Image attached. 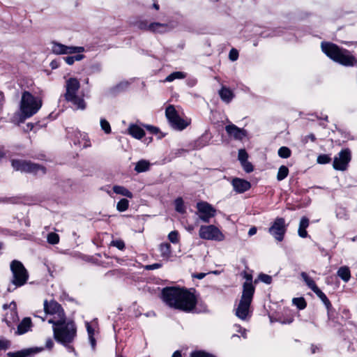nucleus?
Here are the masks:
<instances>
[{
    "label": "nucleus",
    "instance_id": "obj_55",
    "mask_svg": "<svg viewBox=\"0 0 357 357\" xmlns=\"http://www.w3.org/2000/svg\"><path fill=\"white\" fill-rule=\"evenodd\" d=\"M241 165L243 166V169L247 173H250L253 172L254 167L252 165V163L248 162V160L245 163Z\"/></svg>",
    "mask_w": 357,
    "mask_h": 357
},
{
    "label": "nucleus",
    "instance_id": "obj_10",
    "mask_svg": "<svg viewBox=\"0 0 357 357\" xmlns=\"http://www.w3.org/2000/svg\"><path fill=\"white\" fill-rule=\"evenodd\" d=\"M196 208L198 211L199 219L204 222L208 223L210 222V219L215 216V208L206 202L201 201L197 202Z\"/></svg>",
    "mask_w": 357,
    "mask_h": 357
},
{
    "label": "nucleus",
    "instance_id": "obj_1",
    "mask_svg": "<svg viewBox=\"0 0 357 357\" xmlns=\"http://www.w3.org/2000/svg\"><path fill=\"white\" fill-rule=\"evenodd\" d=\"M194 288L167 287L162 290V298L170 307L190 313L194 312L197 305V297Z\"/></svg>",
    "mask_w": 357,
    "mask_h": 357
},
{
    "label": "nucleus",
    "instance_id": "obj_8",
    "mask_svg": "<svg viewBox=\"0 0 357 357\" xmlns=\"http://www.w3.org/2000/svg\"><path fill=\"white\" fill-rule=\"evenodd\" d=\"M199 236L205 240L222 241L225 239L224 234L215 225H202L199 228Z\"/></svg>",
    "mask_w": 357,
    "mask_h": 357
},
{
    "label": "nucleus",
    "instance_id": "obj_7",
    "mask_svg": "<svg viewBox=\"0 0 357 357\" xmlns=\"http://www.w3.org/2000/svg\"><path fill=\"white\" fill-rule=\"evenodd\" d=\"M165 116L171 126L178 130L185 129L190 124L189 122L179 116L178 112L173 105H169L166 107Z\"/></svg>",
    "mask_w": 357,
    "mask_h": 357
},
{
    "label": "nucleus",
    "instance_id": "obj_38",
    "mask_svg": "<svg viewBox=\"0 0 357 357\" xmlns=\"http://www.w3.org/2000/svg\"><path fill=\"white\" fill-rule=\"evenodd\" d=\"M258 280H260V281H261L262 282H264V283H265L266 284H271V282L273 281V279H272V277L271 275L265 274V273H261L258 275V279H256L254 281V284H257Z\"/></svg>",
    "mask_w": 357,
    "mask_h": 357
},
{
    "label": "nucleus",
    "instance_id": "obj_54",
    "mask_svg": "<svg viewBox=\"0 0 357 357\" xmlns=\"http://www.w3.org/2000/svg\"><path fill=\"white\" fill-rule=\"evenodd\" d=\"M241 275L244 279H245V282H250L251 284H253V281H252L253 276H252V273H248L246 271H243L241 273Z\"/></svg>",
    "mask_w": 357,
    "mask_h": 357
},
{
    "label": "nucleus",
    "instance_id": "obj_62",
    "mask_svg": "<svg viewBox=\"0 0 357 357\" xmlns=\"http://www.w3.org/2000/svg\"><path fill=\"white\" fill-rule=\"evenodd\" d=\"M6 155V153L4 150L3 147H0V162L3 158H4Z\"/></svg>",
    "mask_w": 357,
    "mask_h": 357
},
{
    "label": "nucleus",
    "instance_id": "obj_17",
    "mask_svg": "<svg viewBox=\"0 0 357 357\" xmlns=\"http://www.w3.org/2000/svg\"><path fill=\"white\" fill-rule=\"evenodd\" d=\"M43 351L40 347H31L24 349L15 352H8L6 354L7 357H30Z\"/></svg>",
    "mask_w": 357,
    "mask_h": 357
},
{
    "label": "nucleus",
    "instance_id": "obj_15",
    "mask_svg": "<svg viewBox=\"0 0 357 357\" xmlns=\"http://www.w3.org/2000/svg\"><path fill=\"white\" fill-rule=\"evenodd\" d=\"M231 185L234 191L238 194L245 192L249 190L252 186L250 182L248 181L237 177L232 179Z\"/></svg>",
    "mask_w": 357,
    "mask_h": 357
},
{
    "label": "nucleus",
    "instance_id": "obj_48",
    "mask_svg": "<svg viewBox=\"0 0 357 357\" xmlns=\"http://www.w3.org/2000/svg\"><path fill=\"white\" fill-rule=\"evenodd\" d=\"M100 126L102 130L106 134H109L112 132L111 126L109 123L106 119H101L100 120Z\"/></svg>",
    "mask_w": 357,
    "mask_h": 357
},
{
    "label": "nucleus",
    "instance_id": "obj_60",
    "mask_svg": "<svg viewBox=\"0 0 357 357\" xmlns=\"http://www.w3.org/2000/svg\"><path fill=\"white\" fill-rule=\"evenodd\" d=\"M46 347L49 349H52L54 347V342L52 339L49 338L46 342Z\"/></svg>",
    "mask_w": 357,
    "mask_h": 357
},
{
    "label": "nucleus",
    "instance_id": "obj_28",
    "mask_svg": "<svg viewBox=\"0 0 357 357\" xmlns=\"http://www.w3.org/2000/svg\"><path fill=\"white\" fill-rule=\"evenodd\" d=\"M67 102H72L77 109H84L86 108V103L84 100L79 97L77 95L75 96V98L66 99Z\"/></svg>",
    "mask_w": 357,
    "mask_h": 357
},
{
    "label": "nucleus",
    "instance_id": "obj_25",
    "mask_svg": "<svg viewBox=\"0 0 357 357\" xmlns=\"http://www.w3.org/2000/svg\"><path fill=\"white\" fill-rule=\"evenodd\" d=\"M168 25L160 22H151L149 24V31L162 33L166 31Z\"/></svg>",
    "mask_w": 357,
    "mask_h": 357
},
{
    "label": "nucleus",
    "instance_id": "obj_36",
    "mask_svg": "<svg viewBox=\"0 0 357 357\" xmlns=\"http://www.w3.org/2000/svg\"><path fill=\"white\" fill-rule=\"evenodd\" d=\"M289 174V169L285 165H282L280 167L278 174H277V179L278 181H282L287 177Z\"/></svg>",
    "mask_w": 357,
    "mask_h": 357
},
{
    "label": "nucleus",
    "instance_id": "obj_32",
    "mask_svg": "<svg viewBox=\"0 0 357 357\" xmlns=\"http://www.w3.org/2000/svg\"><path fill=\"white\" fill-rule=\"evenodd\" d=\"M52 50L56 54H66V45L58 42H53Z\"/></svg>",
    "mask_w": 357,
    "mask_h": 357
},
{
    "label": "nucleus",
    "instance_id": "obj_43",
    "mask_svg": "<svg viewBox=\"0 0 357 357\" xmlns=\"http://www.w3.org/2000/svg\"><path fill=\"white\" fill-rule=\"evenodd\" d=\"M190 357H216L204 350H197L191 352Z\"/></svg>",
    "mask_w": 357,
    "mask_h": 357
},
{
    "label": "nucleus",
    "instance_id": "obj_59",
    "mask_svg": "<svg viewBox=\"0 0 357 357\" xmlns=\"http://www.w3.org/2000/svg\"><path fill=\"white\" fill-rule=\"evenodd\" d=\"M206 276L204 273H196L192 275V277L199 280L203 279Z\"/></svg>",
    "mask_w": 357,
    "mask_h": 357
},
{
    "label": "nucleus",
    "instance_id": "obj_24",
    "mask_svg": "<svg viewBox=\"0 0 357 357\" xmlns=\"http://www.w3.org/2000/svg\"><path fill=\"white\" fill-rule=\"evenodd\" d=\"M310 225L309 218L306 216H303L300 220L299 227L298 229V234L301 238H306L307 236V232L306 229Z\"/></svg>",
    "mask_w": 357,
    "mask_h": 357
},
{
    "label": "nucleus",
    "instance_id": "obj_9",
    "mask_svg": "<svg viewBox=\"0 0 357 357\" xmlns=\"http://www.w3.org/2000/svg\"><path fill=\"white\" fill-rule=\"evenodd\" d=\"M287 225L285 224L284 218L277 217L271 226L268 228V232L275 239L279 242L283 241L287 232Z\"/></svg>",
    "mask_w": 357,
    "mask_h": 357
},
{
    "label": "nucleus",
    "instance_id": "obj_11",
    "mask_svg": "<svg viewBox=\"0 0 357 357\" xmlns=\"http://www.w3.org/2000/svg\"><path fill=\"white\" fill-rule=\"evenodd\" d=\"M351 160V151L349 149H342L338 153V157L334 158L333 167L335 170L345 171Z\"/></svg>",
    "mask_w": 357,
    "mask_h": 357
},
{
    "label": "nucleus",
    "instance_id": "obj_34",
    "mask_svg": "<svg viewBox=\"0 0 357 357\" xmlns=\"http://www.w3.org/2000/svg\"><path fill=\"white\" fill-rule=\"evenodd\" d=\"M143 126L152 135H159L158 138L162 139L165 137V134L162 133L159 129V128L155 127L152 125H143Z\"/></svg>",
    "mask_w": 357,
    "mask_h": 357
},
{
    "label": "nucleus",
    "instance_id": "obj_4",
    "mask_svg": "<svg viewBox=\"0 0 357 357\" xmlns=\"http://www.w3.org/2000/svg\"><path fill=\"white\" fill-rule=\"evenodd\" d=\"M42 101L35 98L29 91H24L22 94L20 110L25 118L34 115L41 107Z\"/></svg>",
    "mask_w": 357,
    "mask_h": 357
},
{
    "label": "nucleus",
    "instance_id": "obj_44",
    "mask_svg": "<svg viewBox=\"0 0 357 357\" xmlns=\"http://www.w3.org/2000/svg\"><path fill=\"white\" fill-rule=\"evenodd\" d=\"M331 158L328 154H320L318 155L317 162L320 165H326L330 163Z\"/></svg>",
    "mask_w": 357,
    "mask_h": 357
},
{
    "label": "nucleus",
    "instance_id": "obj_14",
    "mask_svg": "<svg viewBox=\"0 0 357 357\" xmlns=\"http://www.w3.org/2000/svg\"><path fill=\"white\" fill-rule=\"evenodd\" d=\"M204 146L205 144L202 143V139H198L197 140L188 143L185 149H176L174 152V157H181L184 153H188L190 151L200 149Z\"/></svg>",
    "mask_w": 357,
    "mask_h": 357
},
{
    "label": "nucleus",
    "instance_id": "obj_47",
    "mask_svg": "<svg viewBox=\"0 0 357 357\" xmlns=\"http://www.w3.org/2000/svg\"><path fill=\"white\" fill-rule=\"evenodd\" d=\"M238 158L241 164L245 163L248 160V154L247 151L243 149H240L238 151Z\"/></svg>",
    "mask_w": 357,
    "mask_h": 357
},
{
    "label": "nucleus",
    "instance_id": "obj_23",
    "mask_svg": "<svg viewBox=\"0 0 357 357\" xmlns=\"http://www.w3.org/2000/svg\"><path fill=\"white\" fill-rule=\"evenodd\" d=\"M32 326L31 319L29 317H24L17 326L16 333L22 335L27 333Z\"/></svg>",
    "mask_w": 357,
    "mask_h": 357
},
{
    "label": "nucleus",
    "instance_id": "obj_53",
    "mask_svg": "<svg viewBox=\"0 0 357 357\" xmlns=\"http://www.w3.org/2000/svg\"><path fill=\"white\" fill-rule=\"evenodd\" d=\"M149 24L146 20H141L137 22L138 29L143 31H149Z\"/></svg>",
    "mask_w": 357,
    "mask_h": 357
},
{
    "label": "nucleus",
    "instance_id": "obj_64",
    "mask_svg": "<svg viewBox=\"0 0 357 357\" xmlns=\"http://www.w3.org/2000/svg\"><path fill=\"white\" fill-rule=\"evenodd\" d=\"M153 8L157 10H158L160 9V6L158 3L157 0H153Z\"/></svg>",
    "mask_w": 357,
    "mask_h": 357
},
{
    "label": "nucleus",
    "instance_id": "obj_37",
    "mask_svg": "<svg viewBox=\"0 0 357 357\" xmlns=\"http://www.w3.org/2000/svg\"><path fill=\"white\" fill-rule=\"evenodd\" d=\"M278 154L281 158L287 159L291 155V151L287 146H281L278 149Z\"/></svg>",
    "mask_w": 357,
    "mask_h": 357
},
{
    "label": "nucleus",
    "instance_id": "obj_61",
    "mask_svg": "<svg viewBox=\"0 0 357 357\" xmlns=\"http://www.w3.org/2000/svg\"><path fill=\"white\" fill-rule=\"evenodd\" d=\"M257 227H252L249 229V231H248V235H249L250 236H253V235H255V234L257 233Z\"/></svg>",
    "mask_w": 357,
    "mask_h": 357
},
{
    "label": "nucleus",
    "instance_id": "obj_63",
    "mask_svg": "<svg viewBox=\"0 0 357 357\" xmlns=\"http://www.w3.org/2000/svg\"><path fill=\"white\" fill-rule=\"evenodd\" d=\"M172 357H182L181 351L179 350L174 351Z\"/></svg>",
    "mask_w": 357,
    "mask_h": 357
},
{
    "label": "nucleus",
    "instance_id": "obj_41",
    "mask_svg": "<svg viewBox=\"0 0 357 357\" xmlns=\"http://www.w3.org/2000/svg\"><path fill=\"white\" fill-rule=\"evenodd\" d=\"M66 54H73L75 53H82L85 51L84 47L81 46H67L66 45Z\"/></svg>",
    "mask_w": 357,
    "mask_h": 357
},
{
    "label": "nucleus",
    "instance_id": "obj_13",
    "mask_svg": "<svg viewBox=\"0 0 357 357\" xmlns=\"http://www.w3.org/2000/svg\"><path fill=\"white\" fill-rule=\"evenodd\" d=\"M80 87L79 82L77 78L70 77L66 81V92L64 94L65 100L67 98H75L77 92Z\"/></svg>",
    "mask_w": 357,
    "mask_h": 357
},
{
    "label": "nucleus",
    "instance_id": "obj_56",
    "mask_svg": "<svg viewBox=\"0 0 357 357\" xmlns=\"http://www.w3.org/2000/svg\"><path fill=\"white\" fill-rule=\"evenodd\" d=\"M162 267V264L159 263H155L153 264L146 265L145 266V269L148 271H152L155 269H158Z\"/></svg>",
    "mask_w": 357,
    "mask_h": 357
},
{
    "label": "nucleus",
    "instance_id": "obj_58",
    "mask_svg": "<svg viewBox=\"0 0 357 357\" xmlns=\"http://www.w3.org/2000/svg\"><path fill=\"white\" fill-rule=\"evenodd\" d=\"M64 60L66 62V63L68 65H73L75 63L73 56H66V57H64Z\"/></svg>",
    "mask_w": 357,
    "mask_h": 357
},
{
    "label": "nucleus",
    "instance_id": "obj_19",
    "mask_svg": "<svg viewBox=\"0 0 357 357\" xmlns=\"http://www.w3.org/2000/svg\"><path fill=\"white\" fill-rule=\"evenodd\" d=\"M252 303L241 301L236 310V315L241 319L245 320L248 314L249 308Z\"/></svg>",
    "mask_w": 357,
    "mask_h": 357
},
{
    "label": "nucleus",
    "instance_id": "obj_52",
    "mask_svg": "<svg viewBox=\"0 0 357 357\" xmlns=\"http://www.w3.org/2000/svg\"><path fill=\"white\" fill-rule=\"evenodd\" d=\"M238 51L235 48H232L229 51V59L232 61H235L238 59Z\"/></svg>",
    "mask_w": 357,
    "mask_h": 357
},
{
    "label": "nucleus",
    "instance_id": "obj_5",
    "mask_svg": "<svg viewBox=\"0 0 357 357\" xmlns=\"http://www.w3.org/2000/svg\"><path fill=\"white\" fill-rule=\"evenodd\" d=\"M10 271L13 275L11 282L16 287L24 285L29 280V273L24 264L19 260L14 259L10 264Z\"/></svg>",
    "mask_w": 357,
    "mask_h": 357
},
{
    "label": "nucleus",
    "instance_id": "obj_26",
    "mask_svg": "<svg viewBox=\"0 0 357 357\" xmlns=\"http://www.w3.org/2000/svg\"><path fill=\"white\" fill-rule=\"evenodd\" d=\"M302 278L305 282L306 285L313 291H317L319 287H317L314 280L311 278L305 272H302L301 274Z\"/></svg>",
    "mask_w": 357,
    "mask_h": 357
},
{
    "label": "nucleus",
    "instance_id": "obj_20",
    "mask_svg": "<svg viewBox=\"0 0 357 357\" xmlns=\"http://www.w3.org/2000/svg\"><path fill=\"white\" fill-rule=\"evenodd\" d=\"M128 134L137 139H141L145 136V131L138 125L131 123L128 128Z\"/></svg>",
    "mask_w": 357,
    "mask_h": 357
},
{
    "label": "nucleus",
    "instance_id": "obj_42",
    "mask_svg": "<svg viewBox=\"0 0 357 357\" xmlns=\"http://www.w3.org/2000/svg\"><path fill=\"white\" fill-rule=\"evenodd\" d=\"M184 77H185V75L183 72L176 71V72H174V73H171L170 75H169L166 77L165 81L170 82L174 81L176 79H183Z\"/></svg>",
    "mask_w": 357,
    "mask_h": 357
},
{
    "label": "nucleus",
    "instance_id": "obj_49",
    "mask_svg": "<svg viewBox=\"0 0 357 357\" xmlns=\"http://www.w3.org/2000/svg\"><path fill=\"white\" fill-rule=\"evenodd\" d=\"M110 245L116 247L120 250H123L126 248L125 243L121 239L114 240L111 242Z\"/></svg>",
    "mask_w": 357,
    "mask_h": 357
},
{
    "label": "nucleus",
    "instance_id": "obj_6",
    "mask_svg": "<svg viewBox=\"0 0 357 357\" xmlns=\"http://www.w3.org/2000/svg\"><path fill=\"white\" fill-rule=\"evenodd\" d=\"M11 165L15 171L21 172L36 174L40 171L43 174L47 173V168L40 164L35 163L31 160L12 159Z\"/></svg>",
    "mask_w": 357,
    "mask_h": 357
},
{
    "label": "nucleus",
    "instance_id": "obj_29",
    "mask_svg": "<svg viewBox=\"0 0 357 357\" xmlns=\"http://www.w3.org/2000/svg\"><path fill=\"white\" fill-rule=\"evenodd\" d=\"M160 255L163 258H169L172 254V247L169 243H162L160 245L159 248Z\"/></svg>",
    "mask_w": 357,
    "mask_h": 357
},
{
    "label": "nucleus",
    "instance_id": "obj_57",
    "mask_svg": "<svg viewBox=\"0 0 357 357\" xmlns=\"http://www.w3.org/2000/svg\"><path fill=\"white\" fill-rule=\"evenodd\" d=\"M73 58L74 59V62L75 61H81L83 59H84L85 58V55L78 53L77 54L73 56Z\"/></svg>",
    "mask_w": 357,
    "mask_h": 357
},
{
    "label": "nucleus",
    "instance_id": "obj_51",
    "mask_svg": "<svg viewBox=\"0 0 357 357\" xmlns=\"http://www.w3.org/2000/svg\"><path fill=\"white\" fill-rule=\"evenodd\" d=\"M11 342L8 340L0 339V350L6 351L10 347Z\"/></svg>",
    "mask_w": 357,
    "mask_h": 357
},
{
    "label": "nucleus",
    "instance_id": "obj_40",
    "mask_svg": "<svg viewBox=\"0 0 357 357\" xmlns=\"http://www.w3.org/2000/svg\"><path fill=\"white\" fill-rule=\"evenodd\" d=\"M175 210L180 213H185V208L184 206V202L181 197H178L175 199Z\"/></svg>",
    "mask_w": 357,
    "mask_h": 357
},
{
    "label": "nucleus",
    "instance_id": "obj_50",
    "mask_svg": "<svg viewBox=\"0 0 357 357\" xmlns=\"http://www.w3.org/2000/svg\"><path fill=\"white\" fill-rule=\"evenodd\" d=\"M58 318L57 320H54V319H50L48 320V323L53 325V328L60 326L62 324L63 320L65 319V317H58Z\"/></svg>",
    "mask_w": 357,
    "mask_h": 357
},
{
    "label": "nucleus",
    "instance_id": "obj_46",
    "mask_svg": "<svg viewBox=\"0 0 357 357\" xmlns=\"http://www.w3.org/2000/svg\"><path fill=\"white\" fill-rule=\"evenodd\" d=\"M168 239L174 244L178 243L179 242V234L178 231L174 230L169 232L168 234Z\"/></svg>",
    "mask_w": 357,
    "mask_h": 357
},
{
    "label": "nucleus",
    "instance_id": "obj_16",
    "mask_svg": "<svg viewBox=\"0 0 357 357\" xmlns=\"http://www.w3.org/2000/svg\"><path fill=\"white\" fill-rule=\"evenodd\" d=\"M227 133L236 140H242L247 135V131L231 123L225 126Z\"/></svg>",
    "mask_w": 357,
    "mask_h": 357
},
{
    "label": "nucleus",
    "instance_id": "obj_27",
    "mask_svg": "<svg viewBox=\"0 0 357 357\" xmlns=\"http://www.w3.org/2000/svg\"><path fill=\"white\" fill-rule=\"evenodd\" d=\"M86 328L92 349L95 351L96 347V338L94 337L95 330L89 322H86Z\"/></svg>",
    "mask_w": 357,
    "mask_h": 357
},
{
    "label": "nucleus",
    "instance_id": "obj_12",
    "mask_svg": "<svg viewBox=\"0 0 357 357\" xmlns=\"http://www.w3.org/2000/svg\"><path fill=\"white\" fill-rule=\"evenodd\" d=\"M43 306L45 315L57 314L58 317H66L65 311L61 305L54 299L51 300L50 301L45 300Z\"/></svg>",
    "mask_w": 357,
    "mask_h": 357
},
{
    "label": "nucleus",
    "instance_id": "obj_21",
    "mask_svg": "<svg viewBox=\"0 0 357 357\" xmlns=\"http://www.w3.org/2000/svg\"><path fill=\"white\" fill-rule=\"evenodd\" d=\"M323 302L327 310L328 317L334 312L335 310L331 303L330 300L328 298L326 295L319 288L317 291L314 292Z\"/></svg>",
    "mask_w": 357,
    "mask_h": 357
},
{
    "label": "nucleus",
    "instance_id": "obj_22",
    "mask_svg": "<svg viewBox=\"0 0 357 357\" xmlns=\"http://www.w3.org/2000/svg\"><path fill=\"white\" fill-rule=\"evenodd\" d=\"M221 100L225 103H229L235 97L234 91L226 86H222L218 91Z\"/></svg>",
    "mask_w": 357,
    "mask_h": 357
},
{
    "label": "nucleus",
    "instance_id": "obj_18",
    "mask_svg": "<svg viewBox=\"0 0 357 357\" xmlns=\"http://www.w3.org/2000/svg\"><path fill=\"white\" fill-rule=\"evenodd\" d=\"M255 292V287L254 284H251L250 282H243L241 301L252 303Z\"/></svg>",
    "mask_w": 357,
    "mask_h": 357
},
{
    "label": "nucleus",
    "instance_id": "obj_3",
    "mask_svg": "<svg viewBox=\"0 0 357 357\" xmlns=\"http://www.w3.org/2000/svg\"><path fill=\"white\" fill-rule=\"evenodd\" d=\"M54 339L61 344L66 346L72 343L77 336V326L74 321L67 320L66 317L62 324L58 328H53Z\"/></svg>",
    "mask_w": 357,
    "mask_h": 357
},
{
    "label": "nucleus",
    "instance_id": "obj_31",
    "mask_svg": "<svg viewBox=\"0 0 357 357\" xmlns=\"http://www.w3.org/2000/svg\"><path fill=\"white\" fill-rule=\"evenodd\" d=\"M337 275L344 282H348L351 278V272L347 266H342L337 271Z\"/></svg>",
    "mask_w": 357,
    "mask_h": 357
},
{
    "label": "nucleus",
    "instance_id": "obj_45",
    "mask_svg": "<svg viewBox=\"0 0 357 357\" xmlns=\"http://www.w3.org/2000/svg\"><path fill=\"white\" fill-rule=\"evenodd\" d=\"M47 242L52 245H56L59 242V236L56 233L50 232L47 234Z\"/></svg>",
    "mask_w": 357,
    "mask_h": 357
},
{
    "label": "nucleus",
    "instance_id": "obj_2",
    "mask_svg": "<svg viewBox=\"0 0 357 357\" xmlns=\"http://www.w3.org/2000/svg\"><path fill=\"white\" fill-rule=\"evenodd\" d=\"M321 51L332 61L343 66H356L357 57L345 48L332 42H322Z\"/></svg>",
    "mask_w": 357,
    "mask_h": 357
},
{
    "label": "nucleus",
    "instance_id": "obj_33",
    "mask_svg": "<svg viewBox=\"0 0 357 357\" xmlns=\"http://www.w3.org/2000/svg\"><path fill=\"white\" fill-rule=\"evenodd\" d=\"M113 191L116 194L121 195L125 196L128 198H132L133 197L132 193L129 190H128L127 188H126L123 186L114 185L113 187Z\"/></svg>",
    "mask_w": 357,
    "mask_h": 357
},
{
    "label": "nucleus",
    "instance_id": "obj_35",
    "mask_svg": "<svg viewBox=\"0 0 357 357\" xmlns=\"http://www.w3.org/2000/svg\"><path fill=\"white\" fill-rule=\"evenodd\" d=\"M292 303L299 310H304L307 307V302L303 297L294 298Z\"/></svg>",
    "mask_w": 357,
    "mask_h": 357
},
{
    "label": "nucleus",
    "instance_id": "obj_39",
    "mask_svg": "<svg viewBox=\"0 0 357 357\" xmlns=\"http://www.w3.org/2000/svg\"><path fill=\"white\" fill-rule=\"evenodd\" d=\"M129 207V201L127 199L123 198L120 199L116 205V209L119 212L126 211Z\"/></svg>",
    "mask_w": 357,
    "mask_h": 357
},
{
    "label": "nucleus",
    "instance_id": "obj_30",
    "mask_svg": "<svg viewBox=\"0 0 357 357\" xmlns=\"http://www.w3.org/2000/svg\"><path fill=\"white\" fill-rule=\"evenodd\" d=\"M150 168V162L145 160H141L136 163L135 170L137 173L145 172Z\"/></svg>",
    "mask_w": 357,
    "mask_h": 357
}]
</instances>
